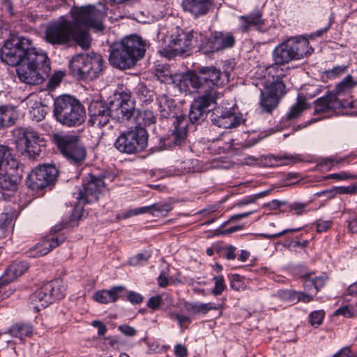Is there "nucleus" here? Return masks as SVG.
Instances as JSON below:
<instances>
[{"label": "nucleus", "instance_id": "21", "mask_svg": "<svg viewBox=\"0 0 357 357\" xmlns=\"http://www.w3.org/2000/svg\"><path fill=\"white\" fill-rule=\"evenodd\" d=\"M212 5L211 0H183L181 3L183 10L195 18L206 15Z\"/></svg>", "mask_w": 357, "mask_h": 357}, {"label": "nucleus", "instance_id": "14", "mask_svg": "<svg viewBox=\"0 0 357 357\" xmlns=\"http://www.w3.org/2000/svg\"><path fill=\"white\" fill-rule=\"evenodd\" d=\"M71 15L73 24L76 29L84 30L94 28L98 31L104 29L102 23V13L97 10L94 6L89 5L79 8H72Z\"/></svg>", "mask_w": 357, "mask_h": 357}, {"label": "nucleus", "instance_id": "13", "mask_svg": "<svg viewBox=\"0 0 357 357\" xmlns=\"http://www.w3.org/2000/svg\"><path fill=\"white\" fill-rule=\"evenodd\" d=\"M53 142L61 154L71 163L77 165L85 160L86 151L81 144L79 136L54 134Z\"/></svg>", "mask_w": 357, "mask_h": 357}, {"label": "nucleus", "instance_id": "45", "mask_svg": "<svg viewBox=\"0 0 357 357\" xmlns=\"http://www.w3.org/2000/svg\"><path fill=\"white\" fill-rule=\"evenodd\" d=\"M236 248L233 245H227L222 248H217L218 252H220V254L228 260H233L236 258Z\"/></svg>", "mask_w": 357, "mask_h": 357}, {"label": "nucleus", "instance_id": "38", "mask_svg": "<svg viewBox=\"0 0 357 357\" xmlns=\"http://www.w3.org/2000/svg\"><path fill=\"white\" fill-rule=\"evenodd\" d=\"M325 316L324 310H315L312 312L309 315V322L315 328L321 324Z\"/></svg>", "mask_w": 357, "mask_h": 357}, {"label": "nucleus", "instance_id": "49", "mask_svg": "<svg viewBox=\"0 0 357 357\" xmlns=\"http://www.w3.org/2000/svg\"><path fill=\"white\" fill-rule=\"evenodd\" d=\"M278 296L284 301L293 302L296 299V292L290 289H281L278 291Z\"/></svg>", "mask_w": 357, "mask_h": 357}, {"label": "nucleus", "instance_id": "12", "mask_svg": "<svg viewBox=\"0 0 357 357\" xmlns=\"http://www.w3.org/2000/svg\"><path fill=\"white\" fill-rule=\"evenodd\" d=\"M148 138L149 135L145 128L135 126L121 132L114 142V147L122 153L135 154L146 149Z\"/></svg>", "mask_w": 357, "mask_h": 357}, {"label": "nucleus", "instance_id": "34", "mask_svg": "<svg viewBox=\"0 0 357 357\" xmlns=\"http://www.w3.org/2000/svg\"><path fill=\"white\" fill-rule=\"evenodd\" d=\"M357 85V79H354L352 75H348L340 83L333 91L337 96L341 98L342 94L349 91Z\"/></svg>", "mask_w": 357, "mask_h": 357}, {"label": "nucleus", "instance_id": "11", "mask_svg": "<svg viewBox=\"0 0 357 357\" xmlns=\"http://www.w3.org/2000/svg\"><path fill=\"white\" fill-rule=\"evenodd\" d=\"M314 114L333 113L337 115L357 116V110H354L357 107V102L342 99L334 91L317 98L314 102Z\"/></svg>", "mask_w": 357, "mask_h": 357}, {"label": "nucleus", "instance_id": "22", "mask_svg": "<svg viewBox=\"0 0 357 357\" xmlns=\"http://www.w3.org/2000/svg\"><path fill=\"white\" fill-rule=\"evenodd\" d=\"M65 241L63 236L52 237L41 241L33 248L30 249L29 255L31 257H39L50 252L53 248L59 246Z\"/></svg>", "mask_w": 357, "mask_h": 357}, {"label": "nucleus", "instance_id": "58", "mask_svg": "<svg viewBox=\"0 0 357 357\" xmlns=\"http://www.w3.org/2000/svg\"><path fill=\"white\" fill-rule=\"evenodd\" d=\"M348 224L347 227L352 234L357 233V218L356 215L350 216L349 219L347 220Z\"/></svg>", "mask_w": 357, "mask_h": 357}, {"label": "nucleus", "instance_id": "64", "mask_svg": "<svg viewBox=\"0 0 357 357\" xmlns=\"http://www.w3.org/2000/svg\"><path fill=\"white\" fill-rule=\"evenodd\" d=\"M92 326L98 328V334L103 335L107 332V328L101 321L96 320L93 321Z\"/></svg>", "mask_w": 357, "mask_h": 357}, {"label": "nucleus", "instance_id": "27", "mask_svg": "<svg viewBox=\"0 0 357 357\" xmlns=\"http://www.w3.org/2000/svg\"><path fill=\"white\" fill-rule=\"evenodd\" d=\"M28 264L25 261H15L11 264L6 270L4 275L1 277L2 283H8L21 276L28 269Z\"/></svg>", "mask_w": 357, "mask_h": 357}, {"label": "nucleus", "instance_id": "29", "mask_svg": "<svg viewBox=\"0 0 357 357\" xmlns=\"http://www.w3.org/2000/svg\"><path fill=\"white\" fill-rule=\"evenodd\" d=\"M313 273H308L302 275L301 278L303 279V286L306 291H311L314 289L316 294L324 287L328 280V276L326 274L318 277L312 278Z\"/></svg>", "mask_w": 357, "mask_h": 357}, {"label": "nucleus", "instance_id": "40", "mask_svg": "<svg viewBox=\"0 0 357 357\" xmlns=\"http://www.w3.org/2000/svg\"><path fill=\"white\" fill-rule=\"evenodd\" d=\"M213 280L215 281V287L212 289L211 292L215 296H219L222 294L226 288L224 277L222 275L215 276L213 278Z\"/></svg>", "mask_w": 357, "mask_h": 357}, {"label": "nucleus", "instance_id": "41", "mask_svg": "<svg viewBox=\"0 0 357 357\" xmlns=\"http://www.w3.org/2000/svg\"><path fill=\"white\" fill-rule=\"evenodd\" d=\"M347 68L346 66H337L331 70H325L323 73L328 79H334L344 74Z\"/></svg>", "mask_w": 357, "mask_h": 357}, {"label": "nucleus", "instance_id": "24", "mask_svg": "<svg viewBox=\"0 0 357 357\" xmlns=\"http://www.w3.org/2000/svg\"><path fill=\"white\" fill-rule=\"evenodd\" d=\"M16 218L15 212L10 208H5L0 214V238H6L12 234Z\"/></svg>", "mask_w": 357, "mask_h": 357}, {"label": "nucleus", "instance_id": "46", "mask_svg": "<svg viewBox=\"0 0 357 357\" xmlns=\"http://www.w3.org/2000/svg\"><path fill=\"white\" fill-rule=\"evenodd\" d=\"M153 205V215H155L156 213L162 215H167V213L172 210V206L169 204H154Z\"/></svg>", "mask_w": 357, "mask_h": 357}, {"label": "nucleus", "instance_id": "54", "mask_svg": "<svg viewBox=\"0 0 357 357\" xmlns=\"http://www.w3.org/2000/svg\"><path fill=\"white\" fill-rule=\"evenodd\" d=\"M142 120L145 126L155 123L156 118L151 111L146 110L142 114Z\"/></svg>", "mask_w": 357, "mask_h": 357}, {"label": "nucleus", "instance_id": "50", "mask_svg": "<svg viewBox=\"0 0 357 357\" xmlns=\"http://www.w3.org/2000/svg\"><path fill=\"white\" fill-rule=\"evenodd\" d=\"M137 93L143 102L148 101L152 96L151 91H150L144 84H139L138 88L137 89Z\"/></svg>", "mask_w": 357, "mask_h": 357}, {"label": "nucleus", "instance_id": "44", "mask_svg": "<svg viewBox=\"0 0 357 357\" xmlns=\"http://www.w3.org/2000/svg\"><path fill=\"white\" fill-rule=\"evenodd\" d=\"M143 213H151L153 215V205L130 210L127 211L123 216L125 218H128L131 216L137 215Z\"/></svg>", "mask_w": 357, "mask_h": 357}, {"label": "nucleus", "instance_id": "15", "mask_svg": "<svg viewBox=\"0 0 357 357\" xmlns=\"http://www.w3.org/2000/svg\"><path fill=\"white\" fill-rule=\"evenodd\" d=\"M58 174L54 165H39L27 176L26 185L33 191L42 190L54 183Z\"/></svg>", "mask_w": 357, "mask_h": 357}, {"label": "nucleus", "instance_id": "20", "mask_svg": "<svg viewBox=\"0 0 357 357\" xmlns=\"http://www.w3.org/2000/svg\"><path fill=\"white\" fill-rule=\"evenodd\" d=\"M210 119L213 125L223 128H235L241 123V118L233 112L223 110L220 107L213 110Z\"/></svg>", "mask_w": 357, "mask_h": 357}, {"label": "nucleus", "instance_id": "3", "mask_svg": "<svg viewBox=\"0 0 357 357\" xmlns=\"http://www.w3.org/2000/svg\"><path fill=\"white\" fill-rule=\"evenodd\" d=\"M89 123L92 126L102 128L107 126L111 118L119 121L129 120L134 114L135 105L129 91L114 94V100L109 102L103 100H93L88 108Z\"/></svg>", "mask_w": 357, "mask_h": 357}, {"label": "nucleus", "instance_id": "8", "mask_svg": "<svg viewBox=\"0 0 357 357\" xmlns=\"http://www.w3.org/2000/svg\"><path fill=\"white\" fill-rule=\"evenodd\" d=\"M199 73L200 75L190 73L183 79V83L187 86L190 85L193 91L201 90L203 93L211 89L218 91L216 88L222 86L229 82V74L222 73L214 66L202 67Z\"/></svg>", "mask_w": 357, "mask_h": 357}, {"label": "nucleus", "instance_id": "42", "mask_svg": "<svg viewBox=\"0 0 357 357\" xmlns=\"http://www.w3.org/2000/svg\"><path fill=\"white\" fill-rule=\"evenodd\" d=\"M184 307L187 312H190L193 314H204L203 303H190L185 301L184 303Z\"/></svg>", "mask_w": 357, "mask_h": 357}, {"label": "nucleus", "instance_id": "33", "mask_svg": "<svg viewBox=\"0 0 357 357\" xmlns=\"http://www.w3.org/2000/svg\"><path fill=\"white\" fill-rule=\"evenodd\" d=\"M16 114L11 106H0V130L13 126L15 122Z\"/></svg>", "mask_w": 357, "mask_h": 357}, {"label": "nucleus", "instance_id": "7", "mask_svg": "<svg viewBox=\"0 0 357 357\" xmlns=\"http://www.w3.org/2000/svg\"><path fill=\"white\" fill-rule=\"evenodd\" d=\"M53 112L57 121L68 127L79 126L86 119L84 107L78 99L69 95L56 98Z\"/></svg>", "mask_w": 357, "mask_h": 357}, {"label": "nucleus", "instance_id": "31", "mask_svg": "<svg viewBox=\"0 0 357 357\" xmlns=\"http://www.w3.org/2000/svg\"><path fill=\"white\" fill-rule=\"evenodd\" d=\"M8 169L0 173V190L3 194L13 192L17 189V176L8 174Z\"/></svg>", "mask_w": 357, "mask_h": 357}, {"label": "nucleus", "instance_id": "9", "mask_svg": "<svg viewBox=\"0 0 357 357\" xmlns=\"http://www.w3.org/2000/svg\"><path fill=\"white\" fill-rule=\"evenodd\" d=\"M103 60L99 54H78L69 63L71 75L78 79H93L102 70Z\"/></svg>", "mask_w": 357, "mask_h": 357}, {"label": "nucleus", "instance_id": "35", "mask_svg": "<svg viewBox=\"0 0 357 357\" xmlns=\"http://www.w3.org/2000/svg\"><path fill=\"white\" fill-rule=\"evenodd\" d=\"M307 108V104L305 102V100L298 98L297 102L291 107L289 111L286 114L287 120L291 121L295 119Z\"/></svg>", "mask_w": 357, "mask_h": 357}, {"label": "nucleus", "instance_id": "30", "mask_svg": "<svg viewBox=\"0 0 357 357\" xmlns=\"http://www.w3.org/2000/svg\"><path fill=\"white\" fill-rule=\"evenodd\" d=\"M18 166L17 160L13 155L10 149L0 145V173L7 169H15Z\"/></svg>", "mask_w": 357, "mask_h": 357}, {"label": "nucleus", "instance_id": "4", "mask_svg": "<svg viewBox=\"0 0 357 357\" xmlns=\"http://www.w3.org/2000/svg\"><path fill=\"white\" fill-rule=\"evenodd\" d=\"M147 43L141 36L132 34L114 43L109 47V63L119 69H130L145 54Z\"/></svg>", "mask_w": 357, "mask_h": 357}, {"label": "nucleus", "instance_id": "59", "mask_svg": "<svg viewBox=\"0 0 357 357\" xmlns=\"http://www.w3.org/2000/svg\"><path fill=\"white\" fill-rule=\"evenodd\" d=\"M303 227H298V228H294V229H284L283 231H282L280 233H277V234H268V235H264V236L266 238H278L287 233H294V232H296V231H299L302 229Z\"/></svg>", "mask_w": 357, "mask_h": 357}, {"label": "nucleus", "instance_id": "60", "mask_svg": "<svg viewBox=\"0 0 357 357\" xmlns=\"http://www.w3.org/2000/svg\"><path fill=\"white\" fill-rule=\"evenodd\" d=\"M156 76L161 82L170 83L172 82V77L168 74H166L165 70H158L156 73Z\"/></svg>", "mask_w": 357, "mask_h": 357}, {"label": "nucleus", "instance_id": "19", "mask_svg": "<svg viewBox=\"0 0 357 357\" xmlns=\"http://www.w3.org/2000/svg\"><path fill=\"white\" fill-rule=\"evenodd\" d=\"M20 139L24 142L25 151L29 156L35 158L42 152L43 138L38 132L31 128H22Z\"/></svg>", "mask_w": 357, "mask_h": 357}, {"label": "nucleus", "instance_id": "1", "mask_svg": "<svg viewBox=\"0 0 357 357\" xmlns=\"http://www.w3.org/2000/svg\"><path fill=\"white\" fill-rule=\"evenodd\" d=\"M309 45L306 38H291L275 48L273 52L275 63L266 68L264 91L261 89L260 107L264 112L271 113L286 93L284 78L287 76V68L281 66L311 54L313 49Z\"/></svg>", "mask_w": 357, "mask_h": 357}, {"label": "nucleus", "instance_id": "47", "mask_svg": "<svg viewBox=\"0 0 357 357\" xmlns=\"http://www.w3.org/2000/svg\"><path fill=\"white\" fill-rule=\"evenodd\" d=\"M123 300H127L130 301L132 304L137 305L140 304L143 301V297L141 294L136 293L135 291H129L128 294H126V291L123 294Z\"/></svg>", "mask_w": 357, "mask_h": 357}, {"label": "nucleus", "instance_id": "39", "mask_svg": "<svg viewBox=\"0 0 357 357\" xmlns=\"http://www.w3.org/2000/svg\"><path fill=\"white\" fill-rule=\"evenodd\" d=\"M335 315H342L346 318H352L357 316V310L352 306L345 305L338 308L335 312Z\"/></svg>", "mask_w": 357, "mask_h": 357}, {"label": "nucleus", "instance_id": "43", "mask_svg": "<svg viewBox=\"0 0 357 357\" xmlns=\"http://www.w3.org/2000/svg\"><path fill=\"white\" fill-rule=\"evenodd\" d=\"M307 206V204L306 203L294 202L289 205V210L293 212L294 215H301L308 211Z\"/></svg>", "mask_w": 357, "mask_h": 357}, {"label": "nucleus", "instance_id": "6", "mask_svg": "<svg viewBox=\"0 0 357 357\" xmlns=\"http://www.w3.org/2000/svg\"><path fill=\"white\" fill-rule=\"evenodd\" d=\"M105 188L106 185L102 177L89 174L86 180L84 181L82 187L79 188L77 193L76 199H77L78 205L73 209L69 221L65 222L61 227L56 229L57 227H55L54 231H57L63 228L77 226L82 215V206L97 201L99 195Z\"/></svg>", "mask_w": 357, "mask_h": 357}, {"label": "nucleus", "instance_id": "55", "mask_svg": "<svg viewBox=\"0 0 357 357\" xmlns=\"http://www.w3.org/2000/svg\"><path fill=\"white\" fill-rule=\"evenodd\" d=\"M118 329L125 335L128 337H133L136 335L137 331L132 326L127 324L120 325Z\"/></svg>", "mask_w": 357, "mask_h": 357}, {"label": "nucleus", "instance_id": "18", "mask_svg": "<svg viewBox=\"0 0 357 357\" xmlns=\"http://www.w3.org/2000/svg\"><path fill=\"white\" fill-rule=\"evenodd\" d=\"M195 35H197V33L193 31L186 32L176 27L170 36L169 47L171 55L182 56L188 52L195 41Z\"/></svg>", "mask_w": 357, "mask_h": 357}, {"label": "nucleus", "instance_id": "2", "mask_svg": "<svg viewBox=\"0 0 357 357\" xmlns=\"http://www.w3.org/2000/svg\"><path fill=\"white\" fill-rule=\"evenodd\" d=\"M3 62L16 66L19 79L28 84H41L50 72L47 54L37 51L31 40L24 37L11 36L0 50Z\"/></svg>", "mask_w": 357, "mask_h": 357}, {"label": "nucleus", "instance_id": "62", "mask_svg": "<svg viewBox=\"0 0 357 357\" xmlns=\"http://www.w3.org/2000/svg\"><path fill=\"white\" fill-rule=\"evenodd\" d=\"M174 353L176 357H185L188 355L186 347L182 344H176L175 346Z\"/></svg>", "mask_w": 357, "mask_h": 357}, {"label": "nucleus", "instance_id": "10", "mask_svg": "<svg viewBox=\"0 0 357 357\" xmlns=\"http://www.w3.org/2000/svg\"><path fill=\"white\" fill-rule=\"evenodd\" d=\"M66 289V286L61 280L45 283L30 296V308L36 312L40 311L55 301L63 298Z\"/></svg>", "mask_w": 357, "mask_h": 357}, {"label": "nucleus", "instance_id": "51", "mask_svg": "<svg viewBox=\"0 0 357 357\" xmlns=\"http://www.w3.org/2000/svg\"><path fill=\"white\" fill-rule=\"evenodd\" d=\"M162 301V296L157 295L151 297L147 302V307L153 310L158 309Z\"/></svg>", "mask_w": 357, "mask_h": 357}, {"label": "nucleus", "instance_id": "32", "mask_svg": "<svg viewBox=\"0 0 357 357\" xmlns=\"http://www.w3.org/2000/svg\"><path fill=\"white\" fill-rule=\"evenodd\" d=\"M33 327L31 324L21 322L11 326L8 333L13 337L22 340L25 337H30L33 333Z\"/></svg>", "mask_w": 357, "mask_h": 357}, {"label": "nucleus", "instance_id": "25", "mask_svg": "<svg viewBox=\"0 0 357 357\" xmlns=\"http://www.w3.org/2000/svg\"><path fill=\"white\" fill-rule=\"evenodd\" d=\"M126 290L123 286L113 287L109 290H102L96 293L94 298L96 301L107 304L116 301L118 298H123V294Z\"/></svg>", "mask_w": 357, "mask_h": 357}, {"label": "nucleus", "instance_id": "48", "mask_svg": "<svg viewBox=\"0 0 357 357\" xmlns=\"http://www.w3.org/2000/svg\"><path fill=\"white\" fill-rule=\"evenodd\" d=\"M30 113L31 117L36 121L43 119L46 114V112L44 108L39 104H36V107H33L32 109L30 110Z\"/></svg>", "mask_w": 357, "mask_h": 357}, {"label": "nucleus", "instance_id": "56", "mask_svg": "<svg viewBox=\"0 0 357 357\" xmlns=\"http://www.w3.org/2000/svg\"><path fill=\"white\" fill-rule=\"evenodd\" d=\"M241 278L239 275L234 274L231 276L230 287L231 289L239 291L242 288Z\"/></svg>", "mask_w": 357, "mask_h": 357}, {"label": "nucleus", "instance_id": "53", "mask_svg": "<svg viewBox=\"0 0 357 357\" xmlns=\"http://www.w3.org/2000/svg\"><path fill=\"white\" fill-rule=\"evenodd\" d=\"M354 178V176H352L349 173H347L345 172L331 174L326 176V179H335V180H339V181L347 180L349 178Z\"/></svg>", "mask_w": 357, "mask_h": 357}, {"label": "nucleus", "instance_id": "16", "mask_svg": "<svg viewBox=\"0 0 357 357\" xmlns=\"http://www.w3.org/2000/svg\"><path fill=\"white\" fill-rule=\"evenodd\" d=\"M220 93L214 89L205 91L204 93L199 96L192 102L188 119L192 123H199L206 118L208 107L216 104V100Z\"/></svg>", "mask_w": 357, "mask_h": 357}, {"label": "nucleus", "instance_id": "36", "mask_svg": "<svg viewBox=\"0 0 357 357\" xmlns=\"http://www.w3.org/2000/svg\"><path fill=\"white\" fill-rule=\"evenodd\" d=\"M357 193V184H351L349 186H340L336 187L330 190H326L321 192V194H328L329 197H334L335 194L340 195H356Z\"/></svg>", "mask_w": 357, "mask_h": 357}, {"label": "nucleus", "instance_id": "37", "mask_svg": "<svg viewBox=\"0 0 357 357\" xmlns=\"http://www.w3.org/2000/svg\"><path fill=\"white\" fill-rule=\"evenodd\" d=\"M343 159H338L335 156H330L326 158H320L318 162V166L321 168H325L327 170H331L335 164H339Z\"/></svg>", "mask_w": 357, "mask_h": 357}, {"label": "nucleus", "instance_id": "63", "mask_svg": "<svg viewBox=\"0 0 357 357\" xmlns=\"http://www.w3.org/2000/svg\"><path fill=\"white\" fill-rule=\"evenodd\" d=\"M331 227L330 221H321L317 223V231L319 233L327 231Z\"/></svg>", "mask_w": 357, "mask_h": 357}, {"label": "nucleus", "instance_id": "5", "mask_svg": "<svg viewBox=\"0 0 357 357\" xmlns=\"http://www.w3.org/2000/svg\"><path fill=\"white\" fill-rule=\"evenodd\" d=\"M45 40L54 47H70L74 43L84 49L90 46L88 33L75 29L73 22L64 17L47 24L45 31Z\"/></svg>", "mask_w": 357, "mask_h": 357}, {"label": "nucleus", "instance_id": "28", "mask_svg": "<svg viewBox=\"0 0 357 357\" xmlns=\"http://www.w3.org/2000/svg\"><path fill=\"white\" fill-rule=\"evenodd\" d=\"M157 102L161 117L170 118L171 116H175L176 106L172 98L166 94H161L158 96Z\"/></svg>", "mask_w": 357, "mask_h": 357}, {"label": "nucleus", "instance_id": "57", "mask_svg": "<svg viewBox=\"0 0 357 357\" xmlns=\"http://www.w3.org/2000/svg\"><path fill=\"white\" fill-rule=\"evenodd\" d=\"M275 160H281L282 159L287 160V162H284V165L294 164L301 161V159L298 155H284L282 158H275Z\"/></svg>", "mask_w": 357, "mask_h": 357}, {"label": "nucleus", "instance_id": "17", "mask_svg": "<svg viewBox=\"0 0 357 357\" xmlns=\"http://www.w3.org/2000/svg\"><path fill=\"white\" fill-rule=\"evenodd\" d=\"M236 43L234 33L229 31H213L200 44V50L206 54L231 48Z\"/></svg>", "mask_w": 357, "mask_h": 357}, {"label": "nucleus", "instance_id": "52", "mask_svg": "<svg viewBox=\"0 0 357 357\" xmlns=\"http://www.w3.org/2000/svg\"><path fill=\"white\" fill-rule=\"evenodd\" d=\"M151 257V255L148 252L139 253L130 259V264L132 266L139 264L141 261H146Z\"/></svg>", "mask_w": 357, "mask_h": 357}, {"label": "nucleus", "instance_id": "26", "mask_svg": "<svg viewBox=\"0 0 357 357\" xmlns=\"http://www.w3.org/2000/svg\"><path fill=\"white\" fill-rule=\"evenodd\" d=\"M174 129L172 132V141L176 146L182 145L187 136V119L185 116H176L174 121Z\"/></svg>", "mask_w": 357, "mask_h": 357}, {"label": "nucleus", "instance_id": "23", "mask_svg": "<svg viewBox=\"0 0 357 357\" xmlns=\"http://www.w3.org/2000/svg\"><path fill=\"white\" fill-rule=\"evenodd\" d=\"M239 20L241 22L240 29L243 32H247L251 28L260 29L264 25L262 12L260 10H256L248 15H241L239 17Z\"/></svg>", "mask_w": 357, "mask_h": 357}, {"label": "nucleus", "instance_id": "61", "mask_svg": "<svg viewBox=\"0 0 357 357\" xmlns=\"http://www.w3.org/2000/svg\"><path fill=\"white\" fill-rule=\"evenodd\" d=\"M252 213V211H249V212H246V213L234 215L231 216L227 221H226L225 222H224L222 225V227H224L229 222H234V221H237V220H241L244 218H247Z\"/></svg>", "mask_w": 357, "mask_h": 357}]
</instances>
